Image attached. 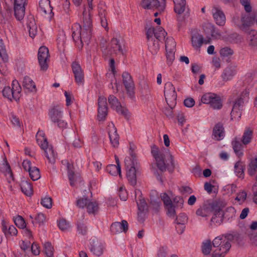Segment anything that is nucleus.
<instances>
[{
	"label": "nucleus",
	"instance_id": "nucleus-1",
	"mask_svg": "<svg viewBox=\"0 0 257 257\" xmlns=\"http://www.w3.org/2000/svg\"><path fill=\"white\" fill-rule=\"evenodd\" d=\"M88 4L87 10L85 8L83 13V26L78 24L72 27V37L76 42L80 41L81 44L84 42L88 43L91 33L92 21L90 12L93 9V0H86Z\"/></svg>",
	"mask_w": 257,
	"mask_h": 257
},
{
	"label": "nucleus",
	"instance_id": "nucleus-2",
	"mask_svg": "<svg viewBox=\"0 0 257 257\" xmlns=\"http://www.w3.org/2000/svg\"><path fill=\"white\" fill-rule=\"evenodd\" d=\"M151 153L160 171L162 172L166 171L167 166L171 167L170 168H168L169 171L172 172L173 170L175 163L168 149L162 148L159 149L156 146H154L152 147Z\"/></svg>",
	"mask_w": 257,
	"mask_h": 257
},
{
	"label": "nucleus",
	"instance_id": "nucleus-3",
	"mask_svg": "<svg viewBox=\"0 0 257 257\" xmlns=\"http://www.w3.org/2000/svg\"><path fill=\"white\" fill-rule=\"evenodd\" d=\"M235 234L228 233L215 237L212 244L216 249L212 254L211 257H224L228 252L230 247V242L234 240Z\"/></svg>",
	"mask_w": 257,
	"mask_h": 257
},
{
	"label": "nucleus",
	"instance_id": "nucleus-4",
	"mask_svg": "<svg viewBox=\"0 0 257 257\" xmlns=\"http://www.w3.org/2000/svg\"><path fill=\"white\" fill-rule=\"evenodd\" d=\"M124 163L128 181L132 185L135 186L137 183V176L141 174L140 164L134 156L125 158Z\"/></svg>",
	"mask_w": 257,
	"mask_h": 257
},
{
	"label": "nucleus",
	"instance_id": "nucleus-5",
	"mask_svg": "<svg viewBox=\"0 0 257 257\" xmlns=\"http://www.w3.org/2000/svg\"><path fill=\"white\" fill-rule=\"evenodd\" d=\"M63 109L62 105H57L51 107L48 112L50 120L60 128H65L67 126V122L62 119Z\"/></svg>",
	"mask_w": 257,
	"mask_h": 257
},
{
	"label": "nucleus",
	"instance_id": "nucleus-6",
	"mask_svg": "<svg viewBox=\"0 0 257 257\" xmlns=\"http://www.w3.org/2000/svg\"><path fill=\"white\" fill-rule=\"evenodd\" d=\"M22 88L17 80H14L12 83V88L6 86L2 91L4 97L10 100H15L18 101L21 96Z\"/></svg>",
	"mask_w": 257,
	"mask_h": 257
},
{
	"label": "nucleus",
	"instance_id": "nucleus-7",
	"mask_svg": "<svg viewBox=\"0 0 257 257\" xmlns=\"http://www.w3.org/2000/svg\"><path fill=\"white\" fill-rule=\"evenodd\" d=\"M201 101L204 104L209 105L213 109H220L223 105L220 96L211 92L204 94L201 97Z\"/></svg>",
	"mask_w": 257,
	"mask_h": 257
},
{
	"label": "nucleus",
	"instance_id": "nucleus-8",
	"mask_svg": "<svg viewBox=\"0 0 257 257\" xmlns=\"http://www.w3.org/2000/svg\"><path fill=\"white\" fill-rule=\"evenodd\" d=\"M225 202H213L211 203V212L213 216L211 222L220 224L224 219L223 208L226 206Z\"/></svg>",
	"mask_w": 257,
	"mask_h": 257
},
{
	"label": "nucleus",
	"instance_id": "nucleus-9",
	"mask_svg": "<svg viewBox=\"0 0 257 257\" xmlns=\"http://www.w3.org/2000/svg\"><path fill=\"white\" fill-rule=\"evenodd\" d=\"M202 31L205 36L206 43H210L212 40L219 39L220 33L214 26L210 23H205L202 25Z\"/></svg>",
	"mask_w": 257,
	"mask_h": 257
},
{
	"label": "nucleus",
	"instance_id": "nucleus-10",
	"mask_svg": "<svg viewBox=\"0 0 257 257\" xmlns=\"http://www.w3.org/2000/svg\"><path fill=\"white\" fill-rule=\"evenodd\" d=\"M164 95L168 105L172 108L176 104L177 94L172 83L168 82L165 84Z\"/></svg>",
	"mask_w": 257,
	"mask_h": 257
},
{
	"label": "nucleus",
	"instance_id": "nucleus-11",
	"mask_svg": "<svg viewBox=\"0 0 257 257\" xmlns=\"http://www.w3.org/2000/svg\"><path fill=\"white\" fill-rule=\"evenodd\" d=\"M108 49L110 54L119 53L123 55L126 51L125 42L115 38L111 40Z\"/></svg>",
	"mask_w": 257,
	"mask_h": 257
},
{
	"label": "nucleus",
	"instance_id": "nucleus-12",
	"mask_svg": "<svg viewBox=\"0 0 257 257\" xmlns=\"http://www.w3.org/2000/svg\"><path fill=\"white\" fill-rule=\"evenodd\" d=\"M206 42L199 30L193 29L191 31V43L194 49L199 50L203 43H208Z\"/></svg>",
	"mask_w": 257,
	"mask_h": 257
},
{
	"label": "nucleus",
	"instance_id": "nucleus-13",
	"mask_svg": "<svg viewBox=\"0 0 257 257\" xmlns=\"http://www.w3.org/2000/svg\"><path fill=\"white\" fill-rule=\"evenodd\" d=\"M154 33V28L150 27L147 30L149 49L153 54H155L160 49V44L159 40L153 38Z\"/></svg>",
	"mask_w": 257,
	"mask_h": 257
},
{
	"label": "nucleus",
	"instance_id": "nucleus-14",
	"mask_svg": "<svg viewBox=\"0 0 257 257\" xmlns=\"http://www.w3.org/2000/svg\"><path fill=\"white\" fill-rule=\"evenodd\" d=\"M49 55L48 49L45 47H41L38 51V59L41 70L46 71L48 67V62Z\"/></svg>",
	"mask_w": 257,
	"mask_h": 257
},
{
	"label": "nucleus",
	"instance_id": "nucleus-15",
	"mask_svg": "<svg viewBox=\"0 0 257 257\" xmlns=\"http://www.w3.org/2000/svg\"><path fill=\"white\" fill-rule=\"evenodd\" d=\"M176 43L172 37L168 38L165 42L166 57L168 63H171L175 59Z\"/></svg>",
	"mask_w": 257,
	"mask_h": 257
},
{
	"label": "nucleus",
	"instance_id": "nucleus-16",
	"mask_svg": "<svg viewBox=\"0 0 257 257\" xmlns=\"http://www.w3.org/2000/svg\"><path fill=\"white\" fill-rule=\"evenodd\" d=\"M107 106L106 98L100 96L98 100L97 118L99 121L104 120L107 115Z\"/></svg>",
	"mask_w": 257,
	"mask_h": 257
},
{
	"label": "nucleus",
	"instance_id": "nucleus-17",
	"mask_svg": "<svg viewBox=\"0 0 257 257\" xmlns=\"http://www.w3.org/2000/svg\"><path fill=\"white\" fill-rule=\"evenodd\" d=\"M108 100L111 107L115 110L118 113L122 114L125 117L129 116L128 110L120 104L116 97L113 95H110Z\"/></svg>",
	"mask_w": 257,
	"mask_h": 257
},
{
	"label": "nucleus",
	"instance_id": "nucleus-18",
	"mask_svg": "<svg viewBox=\"0 0 257 257\" xmlns=\"http://www.w3.org/2000/svg\"><path fill=\"white\" fill-rule=\"evenodd\" d=\"M24 169L29 172L30 178L33 181L38 180L41 175L39 169L35 166H33L30 161L25 160L22 164Z\"/></svg>",
	"mask_w": 257,
	"mask_h": 257
},
{
	"label": "nucleus",
	"instance_id": "nucleus-19",
	"mask_svg": "<svg viewBox=\"0 0 257 257\" xmlns=\"http://www.w3.org/2000/svg\"><path fill=\"white\" fill-rule=\"evenodd\" d=\"M75 80L79 85H83L84 82V74L83 71L78 62L74 61L71 65Z\"/></svg>",
	"mask_w": 257,
	"mask_h": 257
},
{
	"label": "nucleus",
	"instance_id": "nucleus-20",
	"mask_svg": "<svg viewBox=\"0 0 257 257\" xmlns=\"http://www.w3.org/2000/svg\"><path fill=\"white\" fill-rule=\"evenodd\" d=\"M27 0H15L14 13L16 18L21 21L23 19L25 14V7Z\"/></svg>",
	"mask_w": 257,
	"mask_h": 257
},
{
	"label": "nucleus",
	"instance_id": "nucleus-21",
	"mask_svg": "<svg viewBox=\"0 0 257 257\" xmlns=\"http://www.w3.org/2000/svg\"><path fill=\"white\" fill-rule=\"evenodd\" d=\"M243 104L244 100L242 98H239L233 103L230 113L231 119L232 120L238 121L240 118Z\"/></svg>",
	"mask_w": 257,
	"mask_h": 257
},
{
	"label": "nucleus",
	"instance_id": "nucleus-22",
	"mask_svg": "<svg viewBox=\"0 0 257 257\" xmlns=\"http://www.w3.org/2000/svg\"><path fill=\"white\" fill-rule=\"evenodd\" d=\"M1 229L2 232L7 238L16 236L18 233L17 228L6 219H3L2 220Z\"/></svg>",
	"mask_w": 257,
	"mask_h": 257
},
{
	"label": "nucleus",
	"instance_id": "nucleus-23",
	"mask_svg": "<svg viewBox=\"0 0 257 257\" xmlns=\"http://www.w3.org/2000/svg\"><path fill=\"white\" fill-rule=\"evenodd\" d=\"M63 167L66 169L68 172V177L70 185L73 186L75 183L79 179V175L74 172V166L72 164L69 163L67 161L64 160L62 162Z\"/></svg>",
	"mask_w": 257,
	"mask_h": 257
},
{
	"label": "nucleus",
	"instance_id": "nucleus-24",
	"mask_svg": "<svg viewBox=\"0 0 257 257\" xmlns=\"http://www.w3.org/2000/svg\"><path fill=\"white\" fill-rule=\"evenodd\" d=\"M108 133L112 147L117 148L119 146V136L113 123H110L108 125Z\"/></svg>",
	"mask_w": 257,
	"mask_h": 257
},
{
	"label": "nucleus",
	"instance_id": "nucleus-25",
	"mask_svg": "<svg viewBox=\"0 0 257 257\" xmlns=\"http://www.w3.org/2000/svg\"><path fill=\"white\" fill-rule=\"evenodd\" d=\"M211 13L216 24L223 26L225 24L226 18L221 9L216 6L212 8Z\"/></svg>",
	"mask_w": 257,
	"mask_h": 257
},
{
	"label": "nucleus",
	"instance_id": "nucleus-26",
	"mask_svg": "<svg viewBox=\"0 0 257 257\" xmlns=\"http://www.w3.org/2000/svg\"><path fill=\"white\" fill-rule=\"evenodd\" d=\"M40 10L48 18H51L53 14L52 8L50 5L49 0H41L39 3Z\"/></svg>",
	"mask_w": 257,
	"mask_h": 257
},
{
	"label": "nucleus",
	"instance_id": "nucleus-27",
	"mask_svg": "<svg viewBox=\"0 0 257 257\" xmlns=\"http://www.w3.org/2000/svg\"><path fill=\"white\" fill-rule=\"evenodd\" d=\"M128 223L126 221L122 220L121 222H115L112 223L110 227V230L113 233H118L125 232L127 230Z\"/></svg>",
	"mask_w": 257,
	"mask_h": 257
},
{
	"label": "nucleus",
	"instance_id": "nucleus-28",
	"mask_svg": "<svg viewBox=\"0 0 257 257\" xmlns=\"http://www.w3.org/2000/svg\"><path fill=\"white\" fill-rule=\"evenodd\" d=\"M174 4V10L175 12L181 15L187 10L189 13V9L186 6V0H173Z\"/></svg>",
	"mask_w": 257,
	"mask_h": 257
},
{
	"label": "nucleus",
	"instance_id": "nucleus-29",
	"mask_svg": "<svg viewBox=\"0 0 257 257\" xmlns=\"http://www.w3.org/2000/svg\"><path fill=\"white\" fill-rule=\"evenodd\" d=\"M116 165H109L106 168V171L112 176H121V168L119 159L116 155L114 156Z\"/></svg>",
	"mask_w": 257,
	"mask_h": 257
},
{
	"label": "nucleus",
	"instance_id": "nucleus-30",
	"mask_svg": "<svg viewBox=\"0 0 257 257\" xmlns=\"http://www.w3.org/2000/svg\"><path fill=\"white\" fill-rule=\"evenodd\" d=\"M225 136V132L223 125L220 123L216 124L213 130V138L217 141L222 140Z\"/></svg>",
	"mask_w": 257,
	"mask_h": 257
},
{
	"label": "nucleus",
	"instance_id": "nucleus-31",
	"mask_svg": "<svg viewBox=\"0 0 257 257\" xmlns=\"http://www.w3.org/2000/svg\"><path fill=\"white\" fill-rule=\"evenodd\" d=\"M236 74L235 66H230L225 69L221 77L224 81H227L231 80Z\"/></svg>",
	"mask_w": 257,
	"mask_h": 257
},
{
	"label": "nucleus",
	"instance_id": "nucleus-32",
	"mask_svg": "<svg viewBox=\"0 0 257 257\" xmlns=\"http://www.w3.org/2000/svg\"><path fill=\"white\" fill-rule=\"evenodd\" d=\"M253 139V130L246 127L242 134L241 142L243 145H247L250 144Z\"/></svg>",
	"mask_w": 257,
	"mask_h": 257
},
{
	"label": "nucleus",
	"instance_id": "nucleus-33",
	"mask_svg": "<svg viewBox=\"0 0 257 257\" xmlns=\"http://www.w3.org/2000/svg\"><path fill=\"white\" fill-rule=\"evenodd\" d=\"M231 145L234 152L236 156L242 157L243 155V144L238 141L237 138H235L232 140Z\"/></svg>",
	"mask_w": 257,
	"mask_h": 257
},
{
	"label": "nucleus",
	"instance_id": "nucleus-34",
	"mask_svg": "<svg viewBox=\"0 0 257 257\" xmlns=\"http://www.w3.org/2000/svg\"><path fill=\"white\" fill-rule=\"evenodd\" d=\"M36 138L37 142L41 149H44L49 145L45 133L43 131L39 130L38 131L36 135Z\"/></svg>",
	"mask_w": 257,
	"mask_h": 257
},
{
	"label": "nucleus",
	"instance_id": "nucleus-35",
	"mask_svg": "<svg viewBox=\"0 0 257 257\" xmlns=\"http://www.w3.org/2000/svg\"><path fill=\"white\" fill-rule=\"evenodd\" d=\"M42 150H44L46 157L49 162L51 164H54L57 157V154L54 152L52 147L51 145H49Z\"/></svg>",
	"mask_w": 257,
	"mask_h": 257
},
{
	"label": "nucleus",
	"instance_id": "nucleus-36",
	"mask_svg": "<svg viewBox=\"0 0 257 257\" xmlns=\"http://www.w3.org/2000/svg\"><path fill=\"white\" fill-rule=\"evenodd\" d=\"M247 172L250 176L256 175L255 179L257 182V158H253L250 160L247 166Z\"/></svg>",
	"mask_w": 257,
	"mask_h": 257
},
{
	"label": "nucleus",
	"instance_id": "nucleus-37",
	"mask_svg": "<svg viewBox=\"0 0 257 257\" xmlns=\"http://www.w3.org/2000/svg\"><path fill=\"white\" fill-rule=\"evenodd\" d=\"M236 210L231 206L227 207L223 210V215L224 220L228 221H232L235 218Z\"/></svg>",
	"mask_w": 257,
	"mask_h": 257
},
{
	"label": "nucleus",
	"instance_id": "nucleus-38",
	"mask_svg": "<svg viewBox=\"0 0 257 257\" xmlns=\"http://www.w3.org/2000/svg\"><path fill=\"white\" fill-rule=\"evenodd\" d=\"M141 193L140 190L135 191L136 199L137 203L139 210L140 212H143L146 207V203L144 199L141 196Z\"/></svg>",
	"mask_w": 257,
	"mask_h": 257
},
{
	"label": "nucleus",
	"instance_id": "nucleus-39",
	"mask_svg": "<svg viewBox=\"0 0 257 257\" xmlns=\"http://www.w3.org/2000/svg\"><path fill=\"white\" fill-rule=\"evenodd\" d=\"M246 198V191L244 190H240L237 193L233 203L237 205L242 204L245 201Z\"/></svg>",
	"mask_w": 257,
	"mask_h": 257
},
{
	"label": "nucleus",
	"instance_id": "nucleus-40",
	"mask_svg": "<svg viewBox=\"0 0 257 257\" xmlns=\"http://www.w3.org/2000/svg\"><path fill=\"white\" fill-rule=\"evenodd\" d=\"M123 81L126 89L128 91H132L134 89V83L131 75L127 72L122 74Z\"/></svg>",
	"mask_w": 257,
	"mask_h": 257
},
{
	"label": "nucleus",
	"instance_id": "nucleus-41",
	"mask_svg": "<svg viewBox=\"0 0 257 257\" xmlns=\"http://www.w3.org/2000/svg\"><path fill=\"white\" fill-rule=\"evenodd\" d=\"M211 212V204H205L198 209L196 214L198 216L205 217L208 216Z\"/></svg>",
	"mask_w": 257,
	"mask_h": 257
},
{
	"label": "nucleus",
	"instance_id": "nucleus-42",
	"mask_svg": "<svg viewBox=\"0 0 257 257\" xmlns=\"http://www.w3.org/2000/svg\"><path fill=\"white\" fill-rule=\"evenodd\" d=\"M21 186L22 191L26 196H31L33 194V190L30 183L27 181H23L21 182Z\"/></svg>",
	"mask_w": 257,
	"mask_h": 257
},
{
	"label": "nucleus",
	"instance_id": "nucleus-43",
	"mask_svg": "<svg viewBox=\"0 0 257 257\" xmlns=\"http://www.w3.org/2000/svg\"><path fill=\"white\" fill-rule=\"evenodd\" d=\"M104 249V245L101 243L96 242L93 245H91L90 251L96 256H100L102 254Z\"/></svg>",
	"mask_w": 257,
	"mask_h": 257
},
{
	"label": "nucleus",
	"instance_id": "nucleus-44",
	"mask_svg": "<svg viewBox=\"0 0 257 257\" xmlns=\"http://www.w3.org/2000/svg\"><path fill=\"white\" fill-rule=\"evenodd\" d=\"M23 86L30 91H36V85L34 82L29 77L26 76L23 80Z\"/></svg>",
	"mask_w": 257,
	"mask_h": 257
},
{
	"label": "nucleus",
	"instance_id": "nucleus-45",
	"mask_svg": "<svg viewBox=\"0 0 257 257\" xmlns=\"http://www.w3.org/2000/svg\"><path fill=\"white\" fill-rule=\"evenodd\" d=\"M234 172L236 175L241 179L244 178V165L241 161L237 162L234 165Z\"/></svg>",
	"mask_w": 257,
	"mask_h": 257
},
{
	"label": "nucleus",
	"instance_id": "nucleus-46",
	"mask_svg": "<svg viewBox=\"0 0 257 257\" xmlns=\"http://www.w3.org/2000/svg\"><path fill=\"white\" fill-rule=\"evenodd\" d=\"M242 27L243 29L253 25V16L244 15L241 18Z\"/></svg>",
	"mask_w": 257,
	"mask_h": 257
},
{
	"label": "nucleus",
	"instance_id": "nucleus-47",
	"mask_svg": "<svg viewBox=\"0 0 257 257\" xmlns=\"http://www.w3.org/2000/svg\"><path fill=\"white\" fill-rule=\"evenodd\" d=\"M9 60L8 55H7V60L3 59V57L0 56V73L3 75L7 76L9 71L7 68V63Z\"/></svg>",
	"mask_w": 257,
	"mask_h": 257
},
{
	"label": "nucleus",
	"instance_id": "nucleus-48",
	"mask_svg": "<svg viewBox=\"0 0 257 257\" xmlns=\"http://www.w3.org/2000/svg\"><path fill=\"white\" fill-rule=\"evenodd\" d=\"M30 36L34 38L37 34L38 28L34 20L30 21L28 24Z\"/></svg>",
	"mask_w": 257,
	"mask_h": 257
},
{
	"label": "nucleus",
	"instance_id": "nucleus-49",
	"mask_svg": "<svg viewBox=\"0 0 257 257\" xmlns=\"http://www.w3.org/2000/svg\"><path fill=\"white\" fill-rule=\"evenodd\" d=\"M166 35V32L162 27H159L156 29H154L153 36H155V39L159 40L160 39L164 38Z\"/></svg>",
	"mask_w": 257,
	"mask_h": 257
},
{
	"label": "nucleus",
	"instance_id": "nucleus-50",
	"mask_svg": "<svg viewBox=\"0 0 257 257\" xmlns=\"http://www.w3.org/2000/svg\"><path fill=\"white\" fill-rule=\"evenodd\" d=\"M88 213L90 214H95L98 210V207L96 202H91L89 201L86 206Z\"/></svg>",
	"mask_w": 257,
	"mask_h": 257
},
{
	"label": "nucleus",
	"instance_id": "nucleus-51",
	"mask_svg": "<svg viewBox=\"0 0 257 257\" xmlns=\"http://www.w3.org/2000/svg\"><path fill=\"white\" fill-rule=\"evenodd\" d=\"M44 250L48 257H53L54 248L50 242H47L44 244Z\"/></svg>",
	"mask_w": 257,
	"mask_h": 257
},
{
	"label": "nucleus",
	"instance_id": "nucleus-52",
	"mask_svg": "<svg viewBox=\"0 0 257 257\" xmlns=\"http://www.w3.org/2000/svg\"><path fill=\"white\" fill-rule=\"evenodd\" d=\"M58 225L60 229L63 231L68 230L71 227L70 223L64 219H61L58 221Z\"/></svg>",
	"mask_w": 257,
	"mask_h": 257
},
{
	"label": "nucleus",
	"instance_id": "nucleus-53",
	"mask_svg": "<svg viewBox=\"0 0 257 257\" xmlns=\"http://www.w3.org/2000/svg\"><path fill=\"white\" fill-rule=\"evenodd\" d=\"M188 222L187 216L184 213H181L178 215L175 220V224H185Z\"/></svg>",
	"mask_w": 257,
	"mask_h": 257
},
{
	"label": "nucleus",
	"instance_id": "nucleus-54",
	"mask_svg": "<svg viewBox=\"0 0 257 257\" xmlns=\"http://www.w3.org/2000/svg\"><path fill=\"white\" fill-rule=\"evenodd\" d=\"M170 197H173L172 192H170L169 194L166 193H163L161 194L160 197L164 202V206L172 203V201L170 199Z\"/></svg>",
	"mask_w": 257,
	"mask_h": 257
},
{
	"label": "nucleus",
	"instance_id": "nucleus-55",
	"mask_svg": "<svg viewBox=\"0 0 257 257\" xmlns=\"http://www.w3.org/2000/svg\"><path fill=\"white\" fill-rule=\"evenodd\" d=\"M212 248L211 242L209 240H207L203 242L202 246V252L205 255H208L210 254Z\"/></svg>",
	"mask_w": 257,
	"mask_h": 257
},
{
	"label": "nucleus",
	"instance_id": "nucleus-56",
	"mask_svg": "<svg viewBox=\"0 0 257 257\" xmlns=\"http://www.w3.org/2000/svg\"><path fill=\"white\" fill-rule=\"evenodd\" d=\"M154 9L163 11L166 7V0H153Z\"/></svg>",
	"mask_w": 257,
	"mask_h": 257
},
{
	"label": "nucleus",
	"instance_id": "nucleus-57",
	"mask_svg": "<svg viewBox=\"0 0 257 257\" xmlns=\"http://www.w3.org/2000/svg\"><path fill=\"white\" fill-rule=\"evenodd\" d=\"M14 222L16 226L20 228H24L26 227V223L24 219L21 216H18L14 219Z\"/></svg>",
	"mask_w": 257,
	"mask_h": 257
},
{
	"label": "nucleus",
	"instance_id": "nucleus-58",
	"mask_svg": "<svg viewBox=\"0 0 257 257\" xmlns=\"http://www.w3.org/2000/svg\"><path fill=\"white\" fill-rule=\"evenodd\" d=\"M41 203L43 207L50 209L52 207V199L50 197L46 196L42 198Z\"/></svg>",
	"mask_w": 257,
	"mask_h": 257
},
{
	"label": "nucleus",
	"instance_id": "nucleus-59",
	"mask_svg": "<svg viewBox=\"0 0 257 257\" xmlns=\"http://www.w3.org/2000/svg\"><path fill=\"white\" fill-rule=\"evenodd\" d=\"M165 207L167 210V214L168 216L174 217L176 216V213L175 206L172 203L165 206Z\"/></svg>",
	"mask_w": 257,
	"mask_h": 257
},
{
	"label": "nucleus",
	"instance_id": "nucleus-60",
	"mask_svg": "<svg viewBox=\"0 0 257 257\" xmlns=\"http://www.w3.org/2000/svg\"><path fill=\"white\" fill-rule=\"evenodd\" d=\"M98 15L100 19L101 26L106 29L107 27V22L105 17V11L104 10L99 9L98 11Z\"/></svg>",
	"mask_w": 257,
	"mask_h": 257
},
{
	"label": "nucleus",
	"instance_id": "nucleus-61",
	"mask_svg": "<svg viewBox=\"0 0 257 257\" xmlns=\"http://www.w3.org/2000/svg\"><path fill=\"white\" fill-rule=\"evenodd\" d=\"M3 172L5 173V175H8L10 177L12 176L11 168L9 164L6 161H4L3 166L2 167Z\"/></svg>",
	"mask_w": 257,
	"mask_h": 257
},
{
	"label": "nucleus",
	"instance_id": "nucleus-62",
	"mask_svg": "<svg viewBox=\"0 0 257 257\" xmlns=\"http://www.w3.org/2000/svg\"><path fill=\"white\" fill-rule=\"evenodd\" d=\"M219 53L221 56L226 57L231 56L233 54V51L228 47H224L220 49Z\"/></svg>",
	"mask_w": 257,
	"mask_h": 257
},
{
	"label": "nucleus",
	"instance_id": "nucleus-63",
	"mask_svg": "<svg viewBox=\"0 0 257 257\" xmlns=\"http://www.w3.org/2000/svg\"><path fill=\"white\" fill-rule=\"evenodd\" d=\"M154 3L153 0H143L141 5L145 9H154Z\"/></svg>",
	"mask_w": 257,
	"mask_h": 257
},
{
	"label": "nucleus",
	"instance_id": "nucleus-64",
	"mask_svg": "<svg viewBox=\"0 0 257 257\" xmlns=\"http://www.w3.org/2000/svg\"><path fill=\"white\" fill-rule=\"evenodd\" d=\"M62 4L63 5L62 13L65 14H68L70 11V2L69 0H62Z\"/></svg>",
	"mask_w": 257,
	"mask_h": 257
}]
</instances>
